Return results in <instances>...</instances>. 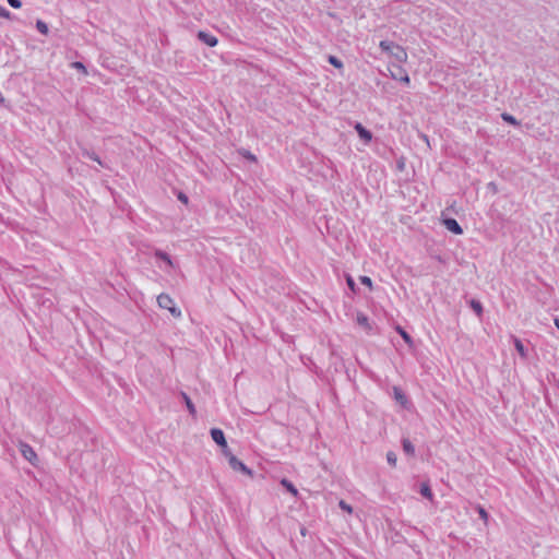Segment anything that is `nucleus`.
<instances>
[{
	"mask_svg": "<svg viewBox=\"0 0 559 559\" xmlns=\"http://www.w3.org/2000/svg\"><path fill=\"white\" fill-rule=\"evenodd\" d=\"M379 47L383 52L394 58L395 62L405 63L407 61V52L402 46L393 41L381 40Z\"/></svg>",
	"mask_w": 559,
	"mask_h": 559,
	"instance_id": "f257e3e1",
	"label": "nucleus"
},
{
	"mask_svg": "<svg viewBox=\"0 0 559 559\" xmlns=\"http://www.w3.org/2000/svg\"><path fill=\"white\" fill-rule=\"evenodd\" d=\"M157 304L160 308L163 309H167L170 311V313L174 316V317H180L181 316V312L178 308L175 307L174 305V300L170 298L169 295L167 294H160L158 297H157Z\"/></svg>",
	"mask_w": 559,
	"mask_h": 559,
	"instance_id": "f03ea898",
	"label": "nucleus"
},
{
	"mask_svg": "<svg viewBox=\"0 0 559 559\" xmlns=\"http://www.w3.org/2000/svg\"><path fill=\"white\" fill-rule=\"evenodd\" d=\"M228 464L234 471L241 472L252 477V471L247 465H245L236 455H230Z\"/></svg>",
	"mask_w": 559,
	"mask_h": 559,
	"instance_id": "7ed1b4c3",
	"label": "nucleus"
},
{
	"mask_svg": "<svg viewBox=\"0 0 559 559\" xmlns=\"http://www.w3.org/2000/svg\"><path fill=\"white\" fill-rule=\"evenodd\" d=\"M20 452L23 455V457L31 463H34L37 460V454L33 450V448L27 443L22 442L20 444Z\"/></svg>",
	"mask_w": 559,
	"mask_h": 559,
	"instance_id": "20e7f679",
	"label": "nucleus"
},
{
	"mask_svg": "<svg viewBox=\"0 0 559 559\" xmlns=\"http://www.w3.org/2000/svg\"><path fill=\"white\" fill-rule=\"evenodd\" d=\"M443 225H444V227L449 231H451V233H453L455 235H462L463 234V229H462L461 225L454 218H451V217L444 218L443 219Z\"/></svg>",
	"mask_w": 559,
	"mask_h": 559,
	"instance_id": "39448f33",
	"label": "nucleus"
},
{
	"mask_svg": "<svg viewBox=\"0 0 559 559\" xmlns=\"http://www.w3.org/2000/svg\"><path fill=\"white\" fill-rule=\"evenodd\" d=\"M211 437L213 439V441L219 445L221 448H226V438H225V435H224V431L219 428H212L211 431Z\"/></svg>",
	"mask_w": 559,
	"mask_h": 559,
	"instance_id": "423d86ee",
	"label": "nucleus"
},
{
	"mask_svg": "<svg viewBox=\"0 0 559 559\" xmlns=\"http://www.w3.org/2000/svg\"><path fill=\"white\" fill-rule=\"evenodd\" d=\"M354 129L365 143H369L372 140V133L367 130L360 122H356Z\"/></svg>",
	"mask_w": 559,
	"mask_h": 559,
	"instance_id": "0eeeda50",
	"label": "nucleus"
},
{
	"mask_svg": "<svg viewBox=\"0 0 559 559\" xmlns=\"http://www.w3.org/2000/svg\"><path fill=\"white\" fill-rule=\"evenodd\" d=\"M198 38L209 47H215L218 43L217 38L214 35L203 31H200L198 33Z\"/></svg>",
	"mask_w": 559,
	"mask_h": 559,
	"instance_id": "6e6552de",
	"label": "nucleus"
},
{
	"mask_svg": "<svg viewBox=\"0 0 559 559\" xmlns=\"http://www.w3.org/2000/svg\"><path fill=\"white\" fill-rule=\"evenodd\" d=\"M401 64L402 63L399 62H392L389 64L388 69L390 71L392 79L397 80L399 78H401V75H403L406 72V70Z\"/></svg>",
	"mask_w": 559,
	"mask_h": 559,
	"instance_id": "1a4fd4ad",
	"label": "nucleus"
},
{
	"mask_svg": "<svg viewBox=\"0 0 559 559\" xmlns=\"http://www.w3.org/2000/svg\"><path fill=\"white\" fill-rule=\"evenodd\" d=\"M180 395H181V397H182V400H183V402H185V404H186V406H187V408H188L189 413H190L192 416H194V415L197 414V409H195V406H194V404L192 403L191 399H190V397L188 396V394H187V393H185V392H181V393H180Z\"/></svg>",
	"mask_w": 559,
	"mask_h": 559,
	"instance_id": "9d476101",
	"label": "nucleus"
},
{
	"mask_svg": "<svg viewBox=\"0 0 559 559\" xmlns=\"http://www.w3.org/2000/svg\"><path fill=\"white\" fill-rule=\"evenodd\" d=\"M82 156L87 157V158H90L92 160H95V162L98 163V165L104 167L103 162L100 160L99 156L95 152H92V151H88V150L84 148L82 151Z\"/></svg>",
	"mask_w": 559,
	"mask_h": 559,
	"instance_id": "9b49d317",
	"label": "nucleus"
},
{
	"mask_svg": "<svg viewBox=\"0 0 559 559\" xmlns=\"http://www.w3.org/2000/svg\"><path fill=\"white\" fill-rule=\"evenodd\" d=\"M281 485L287 490L289 491L293 496H297L298 495V490L296 489V487L286 478H283L281 480Z\"/></svg>",
	"mask_w": 559,
	"mask_h": 559,
	"instance_id": "f8f14e48",
	"label": "nucleus"
},
{
	"mask_svg": "<svg viewBox=\"0 0 559 559\" xmlns=\"http://www.w3.org/2000/svg\"><path fill=\"white\" fill-rule=\"evenodd\" d=\"M420 495L429 500L432 499L433 495H432L430 486L427 483H423L420 485Z\"/></svg>",
	"mask_w": 559,
	"mask_h": 559,
	"instance_id": "ddd939ff",
	"label": "nucleus"
},
{
	"mask_svg": "<svg viewBox=\"0 0 559 559\" xmlns=\"http://www.w3.org/2000/svg\"><path fill=\"white\" fill-rule=\"evenodd\" d=\"M402 445H403V450L405 451V453H407L408 455H414L415 448L408 439H403Z\"/></svg>",
	"mask_w": 559,
	"mask_h": 559,
	"instance_id": "4468645a",
	"label": "nucleus"
},
{
	"mask_svg": "<svg viewBox=\"0 0 559 559\" xmlns=\"http://www.w3.org/2000/svg\"><path fill=\"white\" fill-rule=\"evenodd\" d=\"M501 118L503 121H506L512 126H515V127L520 126V121H518L515 117H513L512 115H510L508 112H502Z\"/></svg>",
	"mask_w": 559,
	"mask_h": 559,
	"instance_id": "2eb2a0df",
	"label": "nucleus"
},
{
	"mask_svg": "<svg viewBox=\"0 0 559 559\" xmlns=\"http://www.w3.org/2000/svg\"><path fill=\"white\" fill-rule=\"evenodd\" d=\"M469 306H471V308L476 312V314H477L478 317H480V316H481V313H483V305H481V302H480V301H478V300H476V299H472V300L469 301Z\"/></svg>",
	"mask_w": 559,
	"mask_h": 559,
	"instance_id": "dca6fc26",
	"label": "nucleus"
},
{
	"mask_svg": "<svg viewBox=\"0 0 559 559\" xmlns=\"http://www.w3.org/2000/svg\"><path fill=\"white\" fill-rule=\"evenodd\" d=\"M393 391L395 400L400 402L402 405H404L407 402V399L405 394L402 392V390L395 386Z\"/></svg>",
	"mask_w": 559,
	"mask_h": 559,
	"instance_id": "f3484780",
	"label": "nucleus"
},
{
	"mask_svg": "<svg viewBox=\"0 0 559 559\" xmlns=\"http://www.w3.org/2000/svg\"><path fill=\"white\" fill-rule=\"evenodd\" d=\"M155 257L160 259V260H163V261H165L169 266H173V261H171L170 257L166 252H164L162 250H156L155 251Z\"/></svg>",
	"mask_w": 559,
	"mask_h": 559,
	"instance_id": "a211bd4d",
	"label": "nucleus"
},
{
	"mask_svg": "<svg viewBox=\"0 0 559 559\" xmlns=\"http://www.w3.org/2000/svg\"><path fill=\"white\" fill-rule=\"evenodd\" d=\"M514 346L518 353L524 358L526 357V349L519 338H514Z\"/></svg>",
	"mask_w": 559,
	"mask_h": 559,
	"instance_id": "6ab92c4d",
	"label": "nucleus"
},
{
	"mask_svg": "<svg viewBox=\"0 0 559 559\" xmlns=\"http://www.w3.org/2000/svg\"><path fill=\"white\" fill-rule=\"evenodd\" d=\"M399 334L402 336V338L409 345H412L413 343V340L411 337V335L401 326H397L396 328Z\"/></svg>",
	"mask_w": 559,
	"mask_h": 559,
	"instance_id": "aec40b11",
	"label": "nucleus"
},
{
	"mask_svg": "<svg viewBox=\"0 0 559 559\" xmlns=\"http://www.w3.org/2000/svg\"><path fill=\"white\" fill-rule=\"evenodd\" d=\"M36 28L38 29L39 33H41L44 35H47L49 32L48 25L41 20H37Z\"/></svg>",
	"mask_w": 559,
	"mask_h": 559,
	"instance_id": "412c9836",
	"label": "nucleus"
},
{
	"mask_svg": "<svg viewBox=\"0 0 559 559\" xmlns=\"http://www.w3.org/2000/svg\"><path fill=\"white\" fill-rule=\"evenodd\" d=\"M328 61L330 64L334 66L335 68H343V62L335 56H329Z\"/></svg>",
	"mask_w": 559,
	"mask_h": 559,
	"instance_id": "4be33fe9",
	"label": "nucleus"
},
{
	"mask_svg": "<svg viewBox=\"0 0 559 559\" xmlns=\"http://www.w3.org/2000/svg\"><path fill=\"white\" fill-rule=\"evenodd\" d=\"M386 461H388V463H389L392 467H394V466L396 465V462H397L396 454H395L394 452H392V451H389V452L386 453Z\"/></svg>",
	"mask_w": 559,
	"mask_h": 559,
	"instance_id": "5701e85b",
	"label": "nucleus"
},
{
	"mask_svg": "<svg viewBox=\"0 0 559 559\" xmlns=\"http://www.w3.org/2000/svg\"><path fill=\"white\" fill-rule=\"evenodd\" d=\"M357 323L361 326H365V328H368L369 326V323H368V318L362 314V313H358L357 314Z\"/></svg>",
	"mask_w": 559,
	"mask_h": 559,
	"instance_id": "b1692460",
	"label": "nucleus"
},
{
	"mask_svg": "<svg viewBox=\"0 0 559 559\" xmlns=\"http://www.w3.org/2000/svg\"><path fill=\"white\" fill-rule=\"evenodd\" d=\"M477 511H478L480 519L486 523L488 521V516H489L487 511L480 506L477 508Z\"/></svg>",
	"mask_w": 559,
	"mask_h": 559,
	"instance_id": "393cba45",
	"label": "nucleus"
},
{
	"mask_svg": "<svg viewBox=\"0 0 559 559\" xmlns=\"http://www.w3.org/2000/svg\"><path fill=\"white\" fill-rule=\"evenodd\" d=\"M338 506H340V508H341L342 510H344V511H346V512H348V513H352V512H353L352 507H350L346 501H344V500H341V501L338 502Z\"/></svg>",
	"mask_w": 559,
	"mask_h": 559,
	"instance_id": "a878e982",
	"label": "nucleus"
},
{
	"mask_svg": "<svg viewBox=\"0 0 559 559\" xmlns=\"http://www.w3.org/2000/svg\"><path fill=\"white\" fill-rule=\"evenodd\" d=\"M346 282H347V285H348L349 289L355 293L356 292V284H355V281L353 280V277L348 275L347 278H346Z\"/></svg>",
	"mask_w": 559,
	"mask_h": 559,
	"instance_id": "bb28decb",
	"label": "nucleus"
},
{
	"mask_svg": "<svg viewBox=\"0 0 559 559\" xmlns=\"http://www.w3.org/2000/svg\"><path fill=\"white\" fill-rule=\"evenodd\" d=\"M359 280H360L361 284H364V285H366V286H368L370 288L372 287V281H371L370 277H368V276H360Z\"/></svg>",
	"mask_w": 559,
	"mask_h": 559,
	"instance_id": "cd10ccee",
	"label": "nucleus"
},
{
	"mask_svg": "<svg viewBox=\"0 0 559 559\" xmlns=\"http://www.w3.org/2000/svg\"><path fill=\"white\" fill-rule=\"evenodd\" d=\"M7 1L14 9H20L22 7L21 0H7Z\"/></svg>",
	"mask_w": 559,
	"mask_h": 559,
	"instance_id": "c85d7f7f",
	"label": "nucleus"
},
{
	"mask_svg": "<svg viewBox=\"0 0 559 559\" xmlns=\"http://www.w3.org/2000/svg\"><path fill=\"white\" fill-rule=\"evenodd\" d=\"M10 16V12L3 7L0 4V17H9Z\"/></svg>",
	"mask_w": 559,
	"mask_h": 559,
	"instance_id": "c756f323",
	"label": "nucleus"
},
{
	"mask_svg": "<svg viewBox=\"0 0 559 559\" xmlns=\"http://www.w3.org/2000/svg\"><path fill=\"white\" fill-rule=\"evenodd\" d=\"M397 81H401V82H403L405 84H409V82H411L407 72H405L403 75H401V78H399Z\"/></svg>",
	"mask_w": 559,
	"mask_h": 559,
	"instance_id": "7c9ffc66",
	"label": "nucleus"
},
{
	"mask_svg": "<svg viewBox=\"0 0 559 559\" xmlns=\"http://www.w3.org/2000/svg\"><path fill=\"white\" fill-rule=\"evenodd\" d=\"M177 198L180 202L188 204V197L183 192H179Z\"/></svg>",
	"mask_w": 559,
	"mask_h": 559,
	"instance_id": "2f4dec72",
	"label": "nucleus"
},
{
	"mask_svg": "<svg viewBox=\"0 0 559 559\" xmlns=\"http://www.w3.org/2000/svg\"><path fill=\"white\" fill-rule=\"evenodd\" d=\"M72 66L75 68V69H79V70H82L83 72L86 73V69L84 67V64L80 61H76V62H73Z\"/></svg>",
	"mask_w": 559,
	"mask_h": 559,
	"instance_id": "473e14b6",
	"label": "nucleus"
},
{
	"mask_svg": "<svg viewBox=\"0 0 559 559\" xmlns=\"http://www.w3.org/2000/svg\"><path fill=\"white\" fill-rule=\"evenodd\" d=\"M222 452H223V454L226 456V459H227L228 461H229L230 455H234V454L230 452V450H229V448H228V445H227V444H226V448H222Z\"/></svg>",
	"mask_w": 559,
	"mask_h": 559,
	"instance_id": "72a5a7b5",
	"label": "nucleus"
},
{
	"mask_svg": "<svg viewBox=\"0 0 559 559\" xmlns=\"http://www.w3.org/2000/svg\"><path fill=\"white\" fill-rule=\"evenodd\" d=\"M0 105L4 106V107H8V104L5 102V98L4 96L2 95V93L0 92Z\"/></svg>",
	"mask_w": 559,
	"mask_h": 559,
	"instance_id": "f704fd0d",
	"label": "nucleus"
},
{
	"mask_svg": "<svg viewBox=\"0 0 559 559\" xmlns=\"http://www.w3.org/2000/svg\"><path fill=\"white\" fill-rule=\"evenodd\" d=\"M247 158L251 159V160H255V157L254 155H252L251 153L248 152V154L246 155Z\"/></svg>",
	"mask_w": 559,
	"mask_h": 559,
	"instance_id": "c9c22d12",
	"label": "nucleus"
},
{
	"mask_svg": "<svg viewBox=\"0 0 559 559\" xmlns=\"http://www.w3.org/2000/svg\"><path fill=\"white\" fill-rule=\"evenodd\" d=\"M555 325L559 330V319L558 318L555 319Z\"/></svg>",
	"mask_w": 559,
	"mask_h": 559,
	"instance_id": "e433bc0d",
	"label": "nucleus"
}]
</instances>
